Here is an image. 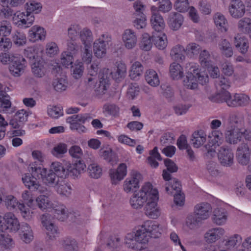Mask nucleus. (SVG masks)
<instances>
[{"instance_id": "f257e3e1", "label": "nucleus", "mask_w": 251, "mask_h": 251, "mask_svg": "<svg viewBox=\"0 0 251 251\" xmlns=\"http://www.w3.org/2000/svg\"><path fill=\"white\" fill-rule=\"evenodd\" d=\"M20 227L18 219L11 212L0 216V245L3 249H9L13 246L12 238L4 232V230L17 231Z\"/></svg>"}, {"instance_id": "f03ea898", "label": "nucleus", "mask_w": 251, "mask_h": 251, "mask_svg": "<svg viewBox=\"0 0 251 251\" xmlns=\"http://www.w3.org/2000/svg\"><path fill=\"white\" fill-rule=\"evenodd\" d=\"M189 68L186 72V77L183 80V84L187 88L195 89L198 87V83L204 85L208 80V77L202 73L194 65L189 64Z\"/></svg>"}, {"instance_id": "7ed1b4c3", "label": "nucleus", "mask_w": 251, "mask_h": 251, "mask_svg": "<svg viewBox=\"0 0 251 251\" xmlns=\"http://www.w3.org/2000/svg\"><path fill=\"white\" fill-rule=\"evenodd\" d=\"M153 189L152 185L148 182L138 192H135L129 201L131 207L136 209L141 208L148 201Z\"/></svg>"}, {"instance_id": "20e7f679", "label": "nucleus", "mask_w": 251, "mask_h": 251, "mask_svg": "<svg viewBox=\"0 0 251 251\" xmlns=\"http://www.w3.org/2000/svg\"><path fill=\"white\" fill-rule=\"evenodd\" d=\"M126 74V67L125 64L120 62L117 65L116 69L114 72H111L108 69H104L100 74V83L103 86V89H106V84H108L110 76L117 81L124 79Z\"/></svg>"}, {"instance_id": "39448f33", "label": "nucleus", "mask_w": 251, "mask_h": 251, "mask_svg": "<svg viewBox=\"0 0 251 251\" xmlns=\"http://www.w3.org/2000/svg\"><path fill=\"white\" fill-rule=\"evenodd\" d=\"M91 119V117L88 114H79L68 117L66 121L70 124V128L72 130H76L79 133H83L86 131V128L82 124Z\"/></svg>"}, {"instance_id": "423d86ee", "label": "nucleus", "mask_w": 251, "mask_h": 251, "mask_svg": "<svg viewBox=\"0 0 251 251\" xmlns=\"http://www.w3.org/2000/svg\"><path fill=\"white\" fill-rule=\"evenodd\" d=\"M158 199V191L153 189L150 194L147 205L145 207L146 215L152 219H156L159 215V211L156 207V201Z\"/></svg>"}, {"instance_id": "0eeeda50", "label": "nucleus", "mask_w": 251, "mask_h": 251, "mask_svg": "<svg viewBox=\"0 0 251 251\" xmlns=\"http://www.w3.org/2000/svg\"><path fill=\"white\" fill-rule=\"evenodd\" d=\"M162 176L166 183L165 191L168 194H173L181 191V185L177 178L172 177L171 174L166 170H163Z\"/></svg>"}, {"instance_id": "6e6552de", "label": "nucleus", "mask_w": 251, "mask_h": 251, "mask_svg": "<svg viewBox=\"0 0 251 251\" xmlns=\"http://www.w3.org/2000/svg\"><path fill=\"white\" fill-rule=\"evenodd\" d=\"M142 180L141 174L136 171H132L130 176L124 182L123 188L126 193L137 192L136 189L139 188V182Z\"/></svg>"}, {"instance_id": "1a4fd4ad", "label": "nucleus", "mask_w": 251, "mask_h": 251, "mask_svg": "<svg viewBox=\"0 0 251 251\" xmlns=\"http://www.w3.org/2000/svg\"><path fill=\"white\" fill-rule=\"evenodd\" d=\"M22 181L25 185L31 191H38L41 193L49 195L50 193L47 188L42 187L38 179L29 174H25L22 177Z\"/></svg>"}, {"instance_id": "9d476101", "label": "nucleus", "mask_w": 251, "mask_h": 251, "mask_svg": "<svg viewBox=\"0 0 251 251\" xmlns=\"http://www.w3.org/2000/svg\"><path fill=\"white\" fill-rule=\"evenodd\" d=\"M25 62L22 56L13 57L9 66L11 74L15 77L20 76L24 73Z\"/></svg>"}, {"instance_id": "9b49d317", "label": "nucleus", "mask_w": 251, "mask_h": 251, "mask_svg": "<svg viewBox=\"0 0 251 251\" xmlns=\"http://www.w3.org/2000/svg\"><path fill=\"white\" fill-rule=\"evenodd\" d=\"M236 157L238 162L241 165L245 166L249 163L251 158V151L247 144L243 143L238 147Z\"/></svg>"}, {"instance_id": "f8f14e48", "label": "nucleus", "mask_w": 251, "mask_h": 251, "mask_svg": "<svg viewBox=\"0 0 251 251\" xmlns=\"http://www.w3.org/2000/svg\"><path fill=\"white\" fill-rule=\"evenodd\" d=\"M218 155L219 160L223 166L230 167L233 164V153L227 147H221L219 150Z\"/></svg>"}, {"instance_id": "ddd939ff", "label": "nucleus", "mask_w": 251, "mask_h": 251, "mask_svg": "<svg viewBox=\"0 0 251 251\" xmlns=\"http://www.w3.org/2000/svg\"><path fill=\"white\" fill-rule=\"evenodd\" d=\"M126 173V165L125 163L120 164L116 170L110 169L109 174L112 183L116 184L124 178Z\"/></svg>"}, {"instance_id": "4468645a", "label": "nucleus", "mask_w": 251, "mask_h": 251, "mask_svg": "<svg viewBox=\"0 0 251 251\" xmlns=\"http://www.w3.org/2000/svg\"><path fill=\"white\" fill-rule=\"evenodd\" d=\"M244 125V117L242 114H232L229 117L226 129L241 130Z\"/></svg>"}, {"instance_id": "2eb2a0df", "label": "nucleus", "mask_w": 251, "mask_h": 251, "mask_svg": "<svg viewBox=\"0 0 251 251\" xmlns=\"http://www.w3.org/2000/svg\"><path fill=\"white\" fill-rule=\"evenodd\" d=\"M122 39L126 48L132 49L136 45L137 38L135 32L130 29H126L122 35Z\"/></svg>"}, {"instance_id": "dca6fc26", "label": "nucleus", "mask_w": 251, "mask_h": 251, "mask_svg": "<svg viewBox=\"0 0 251 251\" xmlns=\"http://www.w3.org/2000/svg\"><path fill=\"white\" fill-rule=\"evenodd\" d=\"M251 100L249 96L244 94H235L229 101L228 106L231 107L245 106L249 105Z\"/></svg>"}, {"instance_id": "f3484780", "label": "nucleus", "mask_w": 251, "mask_h": 251, "mask_svg": "<svg viewBox=\"0 0 251 251\" xmlns=\"http://www.w3.org/2000/svg\"><path fill=\"white\" fill-rule=\"evenodd\" d=\"M194 214L202 221L207 219L212 211L210 204L207 202L197 204L194 208Z\"/></svg>"}, {"instance_id": "a211bd4d", "label": "nucleus", "mask_w": 251, "mask_h": 251, "mask_svg": "<svg viewBox=\"0 0 251 251\" xmlns=\"http://www.w3.org/2000/svg\"><path fill=\"white\" fill-rule=\"evenodd\" d=\"M229 12L234 18H239L244 16L245 13V6L241 0H236L229 6Z\"/></svg>"}, {"instance_id": "6ab92c4d", "label": "nucleus", "mask_w": 251, "mask_h": 251, "mask_svg": "<svg viewBox=\"0 0 251 251\" xmlns=\"http://www.w3.org/2000/svg\"><path fill=\"white\" fill-rule=\"evenodd\" d=\"M183 22V17L179 13L171 12L169 16L168 25L173 30H178Z\"/></svg>"}, {"instance_id": "aec40b11", "label": "nucleus", "mask_w": 251, "mask_h": 251, "mask_svg": "<svg viewBox=\"0 0 251 251\" xmlns=\"http://www.w3.org/2000/svg\"><path fill=\"white\" fill-rule=\"evenodd\" d=\"M218 47L222 55L226 57H231L233 54L231 44L226 39H222L218 44Z\"/></svg>"}, {"instance_id": "412c9836", "label": "nucleus", "mask_w": 251, "mask_h": 251, "mask_svg": "<svg viewBox=\"0 0 251 251\" xmlns=\"http://www.w3.org/2000/svg\"><path fill=\"white\" fill-rule=\"evenodd\" d=\"M108 42V40L104 41L102 39H99L94 43V52L98 58H102L105 55Z\"/></svg>"}, {"instance_id": "4be33fe9", "label": "nucleus", "mask_w": 251, "mask_h": 251, "mask_svg": "<svg viewBox=\"0 0 251 251\" xmlns=\"http://www.w3.org/2000/svg\"><path fill=\"white\" fill-rule=\"evenodd\" d=\"M246 131V130L244 131L245 134ZM243 134V132L241 130L226 129L225 132L226 139L230 144H236L241 141Z\"/></svg>"}, {"instance_id": "5701e85b", "label": "nucleus", "mask_w": 251, "mask_h": 251, "mask_svg": "<svg viewBox=\"0 0 251 251\" xmlns=\"http://www.w3.org/2000/svg\"><path fill=\"white\" fill-rule=\"evenodd\" d=\"M67 166L68 164H63L59 162H54L51 164L50 170L52 171L58 177L64 178L68 176Z\"/></svg>"}, {"instance_id": "b1692460", "label": "nucleus", "mask_w": 251, "mask_h": 251, "mask_svg": "<svg viewBox=\"0 0 251 251\" xmlns=\"http://www.w3.org/2000/svg\"><path fill=\"white\" fill-rule=\"evenodd\" d=\"M152 28L155 33L161 32L164 29L165 23L162 16L158 13H153L150 19Z\"/></svg>"}, {"instance_id": "393cba45", "label": "nucleus", "mask_w": 251, "mask_h": 251, "mask_svg": "<svg viewBox=\"0 0 251 251\" xmlns=\"http://www.w3.org/2000/svg\"><path fill=\"white\" fill-rule=\"evenodd\" d=\"M29 36L31 42L44 40L46 36V31L43 27L37 25L33 26L29 31Z\"/></svg>"}, {"instance_id": "a878e982", "label": "nucleus", "mask_w": 251, "mask_h": 251, "mask_svg": "<svg viewBox=\"0 0 251 251\" xmlns=\"http://www.w3.org/2000/svg\"><path fill=\"white\" fill-rule=\"evenodd\" d=\"M225 230L221 227L214 228L209 230L205 234L207 243H213L224 235Z\"/></svg>"}, {"instance_id": "bb28decb", "label": "nucleus", "mask_w": 251, "mask_h": 251, "mask_svg": "<svg viewBox=\"0 0 251 251\" xmlns=\"http://www.w3.org/2000/svg\"><path fill=\"white\" fill-rule=\"evenodd\" d=\"M151 39L154 45L159 50H163L167 44V37L166 35L161 32H153Z\"/></svg>"}, {"instance_id": "cd10ccee", "label": "nucleus", "mask_w": 251, "mask_h": 251, "mask_svg": "<svg viewBox=\"0 0 251 251\" xmlns=\"http://www.w3.org/2000/svg\"><path fill=\"white\" fill-rule=\"evenodd\" d=\"M232 96L230 93L226 90H220L215 95L209 98V100L214 102L220 103L225 102L228 105V101H231Z\"/></svg>"}, {"instance_id": "c85d7f7f", "label": "nucleus", "mask_w": 251, "mask_h": 251, "mask_svg": "<svg viewBox=\"0 0 251 251\" xmlns=\"http://www.w3.org/2000/svg\"><path fill=\"white\" fill-rule=\"evenodd\" d=\"M31 64L32 72L36 77L40 78L45 75L46 69L43 60L40 59Z\"/></svg>"}, {"instance_id": "c756f323", "label": "nucleus", "mask_w": 251, "mask_h": 251, "mask_svg": "<svg viewBox=\"0 0 251 251\" xmlns=\"http://www.w3.org/2000/svg\"><path fill=\"white\" fill-rule=\"evenodd\" d=\"M206 135L202 130L195 131L192 136V144L195 148H199L202 146L206 141Z\"/></svg>"}, {"instance_id": "7c9ffc66", "label": "nucleus", "mask_w": 251, "mask_h": 251, "mask_svg": "<svg viewBox=\"0 0 251 251\" xmlns=\"http://www.w3.org/2000/svg\"><path fill=\"white\" fill-rule=\"evenodd\" d=\"M143 228H142V226L138 227L134 234V240L141 244H147L151 235H150Z\"/></svg>"}, {"instance_id": "2f4dec72", "label": "nucleus", "mask_w": 251, "mask_h": 251, "mask_svg": "<svg viewBox=\"0 0 251 251\" xmlns=\"http://www.w3.org/2000/svg\"><path fill=\"white\" fill-rule=\"evenodd\" d=\"M213 222L217 225H221L226 222L227 215L226 210L222 208H216L213 212Z\"/></svg>"}, {"instance_id": "473e14b6", "label": "nucleus", "mask_w": 251, "mask_h": 251, "mask_svg": "<svg viewBox=\"0 0 251 251\" xmlns=\"http://www.w3.org/2000/svg\"><path fill=\"white\" fill-rule=\"evenodd\" d=\"M234 45L242 54H245L249 48L248 40L245 37L237 35L234 37Z\"/></svg>"}, {"instance_id": "72a5a7b5", "label": "nucleus", "mask_w": 251, "mask_h": 251, "mask_svg": "<svg viewBox=\"0 0 251 251\" xmlns=\"http://www.w3.org/2000/svg\"><path fill=\"white\" fill-rule=\"evenodd\" d=\"M145 79L147 82L152 87H156L160 83L159 79L157 73L153 70L150 69L146 71Z\"/></svg>"}, {"instance_id": "f704fd0d", "label": "nucleus", "mask_w": 251, "mask_h": 251, "mask_svg": "<svg viewBox=\"0 0 251 251\" xmlns=\"http://www.w3.org/2000/svg\"><path fill=\"white\" fill-rule=\"evenodd\" d=\"M79 37L84 47H91L93 35L90 29L87 28H83L79 32Z\"/></svg>"}, {"instance_id": "c9c22d12", "label": "nucleus", "mask_w": 251, "mask_h": 251, "mask_svg": "<svg viewBox=\"0 0 251 251\" xmlns=\"http://www.w3.org/2000/svg\"><path fill=\"white\" fill-rule=\"evenodd\" d=\"M170 73L173 79H179L183 76V68L179 64L173 62L170 66Z\"/></svg>"}, {"instance_id": "e433bc0d", "label": "nucleus", "mask_w": 251, "mask_h": 251, "mask_svg": "<svg viewBox=\"0 0 251 251\" xmlns=\"http://www.w3.org/2000/svg\"><path fill=\"white\" fill-rule=\"evenodd\" d=\"M68 81L66 76L57 77L53 79L52 85L54 89L57 92L66 90L67 87Z\"/></svg>"}, {"instance_id": "4c0bfd02", "label": "nucleus", "mask_w": 251, "mask_h": 251, "mask_svg": "<svg viewBox=\"0 0 251 251\" xmlns=\"http://www.w3.org/2000/svg\"><path fill=\"white\" fill-rule=\"evenodd\" d=\"M214 22L216 26L222 32H226L227 30L228 23L225 16L220 13H217L214 17Z\"/></svg>"}, {"instance_id": "58836bf2", "label": "nucleus", "mask_w": 251, "mask_h": 251, "mask_svg": "<svg viewBox=\"0 0 251 251\" xmlns=\"http://www.w3.org/2000/svg\"><path fill=\"white\" fill-rule=\"evenodd\" d=\"M39 50L33 47H27L24 50V55L29 59L31 63L40 59V56L38 54Z\"/></svg>"}, {"instance_id": "ea45409f", "label": "nucleus", "mask_w": 251, "mask_h": 251, "mask_svg": "<svg viewBox=\"0 0 251 251\" xmlns=\"http://www.w3.org/2000/svg\"><path fill=\"white\" fill-rule=\"evenodd\" d=\"M202 220L196 214H191L186 218V225L191 229L197 228L202 223Z\"/></svg>"}, {"instance_id": "a19ab883", "label": "nucleus", "mask_w": 251, "mask_h": 251, "mask_svg": "<svg viewBox=\"0 0 251 251\" xmlns=\"http://www.w3.org/2000/svg\"><path fill=\"white\" fill-rule=\"evenodd\" d=\"M143 71V66L138 61L134 62L131 67L129 76L132 79L137 80L141 75Z\"/></svg>"}, {"instance_id": "79ce46f5", "label": "nucleus", "mask_w": 251, "mask_h": 251, "mask_svg": "<svg viewBox=\"0 0 251 251\" xmlns=\"http://www.w3.org/2000/svg\"><path fill=\"white\" fill-rule=\"evenodd\" d=\"M184 52H185L184 47L180 45H177L172 48L170 55L176 61L182 60L185 58L183 55Z\"/></svg>"}, {"instance_id": "37998d69", "label": "nucleus", "mask_w": 251, "mask_h": 251, "mask_svg": "<svg viewBox=\"0 0 251 251\" xmlns=\"http://www.w3.org/2000/svg\"><path fill=\"white\" fill-rule=\"evenodd\" d=\"M239 30L244 33H249L251 31V19L244 18L240 20L238 23Z\"/></svg>"}, {"instance_id": "c03bdc74", "label": "nucleus", "mask_w": 251, "mask_h": 251, "mask_svg": "<svg viewBox=\"0 0 251 251\" xmlns=\"http://www.w3.org/2000/svg\"><path fill=\"white\" fill-rule=\"evenodd\" d=\"M201 50V46L195 43H189L185 49L186 54L191 58L198 55Z\"/></svg>"}, {"instance_id": "a18cd8bd", "label": "nucleus", "mask_w": 251, "mask_h": 251, "mask_svg": "<svg viewBox=\"0 0 251 251\" xmlns=\"http://www.w3.org/2000/svg\"><path fill=\"white\" fill-rule=\"evenodd\" d=\"M55 187L57 193L60 195L69 196L71 193V187L64 181H59Z\"/></svg>"}, {"instance_id": "49530a36", "label": "nucleus", "mask_w": 251, "mask_h": 251, "mask_svg": "<svg viewBox=\"0 0 251 251\" xmlns=\"http://www.w3.org/2000/svg\"><path fill=\"white\" fill-rule=\"evenodd\" d=\"M55 215H54L58 220L64 221L68 218V214L66 207L63 205L53 206Z\"/></svg>"}, {"instance_id": "de8ad7c7", "label": "nucleus", "mask_w": 251, "mask_h": 251, "mask_svg": "<svg viewBox=\"0 0 251 251\" xmlns=\"http://www.w3.org/2000/svg\"><path fill=\"white\" fill-rule=\"evenodd\" d=\"M64 251H77V245L76 241L71 238H66L62 242Z\"/></svg>"}, {"instance_id": "09e8293b", "label": "nucleus", "mask_w": 251, "mask_h": 251, "mask_svg": "<svg viewBox=\"0 0 251 251\" xmlns=\"http://www.w3.org/2000/svg\"><path fill=\"white\" fill-rule=\"evenodd\" d=\"M42 180L45 183L50 185H56L59 181L58 177L50 169L44 176Z\"/></svg>"}, {"instance_id": "8fccbe9b", "label": "nucleus", "mask_w": 251, "mask_h": 251, "mask_svg": "<svg viewBox=\"0 0 251 251\" xmlns=\"http://www.w3.org/2000/svg\"><path fill=\"white\" fill-rule=\"evenodd\" d=\"M221 141L218 140L216 138H210L209 144L205 146V149L207 150L206 155L209 157H212L215 154L214 148L219 146Z\"/></svg>"}, {"instance_id": "3c124183", "label": "nucleus", "mask_w": 251, "mask_h": 251, "mask_svg": "<svg viewBox=\"0 0 251 251\" xmlns=\"http://www.w3.org/2000/svg\"><path fill=\"white\" fill-rule=\"evenodd\" d=\"M26 13H31L37 14L39 13L42 9V6L41 3L35 0H30L26 3Z\"/></svg>"}, {"instance_id": "603ef678", "label": "nucleus", "mask_w": 251, "mask_h": 251, "mask_svg": "<svg viewBox=\"0 0 251 251\" xmlns=\"http://www.w3.org/2000/svg\"><path fill=\"white\" fill-rule=\"evenodd\" d=\"M151 36H150L148 33H144L142 35V39L140 43V48L145 51L150 50L152 45L151 42Z\"/></svg>"}, {"instance_id": "864d4df0", "label": "nucleus", "mask_w": 251, "mask_h": 251, "mask_svg": "<svg viewBox=\"0 0 251 251\" xmlns=\"http://www.w3.org/2000/svg\"><path fill=\"white\" fill-rule=\"evenodd\" d=\"M36 202L39 208L44 210L52 207V204L49 198L45 195H41L36 199Z\"/></svg>"}, {"instance_id": "5fc2aeb1", "label": "nucleus", "mask_w": 251, "mask_h": 251, "mask_svg": "<svg viewBox=\"0 0 251 251\" xmlns=\"http://www.w3.org/2000/svg\"><path fill=\"white\" fill-rule=\"evenodd\" d=\"M88 170L89 176L94 178H98L102 175L101 168L96 163H92L89 165Z\"/></svg>"}, {"instance_id": "6e6d98bb", "label": "nucleus", "mask_w": 251, "mask_h": 251, "mask_svg": "<svg viewBox=\"0 0 251 251\" xmlns=\"http://www.w3.org/2000/svg\"><path fill=\"white\" fill-rule=\"evenodd\" d=\"M67 146L64 143H59L55 146L51 150V153L57 157H62L67 151Z\"/></svg>"}, {"instance_id": "4d7b16f0", "label": "nucleus", "mask_w": 251, "mask_h": 251, "mask_svg": "<svg viewBox=\"0 0 251 251\" xmlns=\"http://www.w3.org/2000/svg\"><path fill=\"white\" fill-rule=\"evenodd\" d=\"M3 202L5 205L9 210L14 209L19 203L17 199L11 195L4 197Z\"/></svg>"}, {"instance_id": "13d9d810", "label": "nucleus", "mask_w": 251, "mask_h": 251, "mask_svg": "<svg viewBox=\"0 0 251 251\" xmlns=\"http://www.w3.org/2000/svg\"><path fill=\"white\" fill-rule=\"evenodd\" d=\"M30 170L31 173L30 175L37 179H42L44 176L47 174V169L40 167L32 165L30 167Z\"/></svg>"}, {"instance_id": "bf43d9fd", "label": "nucleus", "mask_w": 251, "mask_h": 251, "mask_svg": "<svg viewBox=\"0 0 251 251\" xmlns=\"http://www.w3.org/2000/svg\"><path fill=\"white\" fill-rule=\"evenodd\" d=\"M200 61L203 67L209 68L211 66L210 55L209 52L204 50L200 54Z\"/></svg>"}, {"instance_id": "052dcab7", "label": "nucleus", "mask_w": 251, "mask_h": 251, "mask_svg": "<svg viewBox=\"0 0 251 251\" xmlns=\"http://www.w3.org/2000/svg\"><path fill=\"white\" fill-rule=\"evenodd\" d=\"M139 91L140 88L136 83H131L129 85L127 89V96L129 99L133 100L138 95Z\"/></svg>"}, {"instance_id": "680f3d73", "label": "nucleus", "mask_w": 251, "mask_h": 251, "mask_svg": "<svg viewBox=\"0 0 251 251\" xmlns=\"http://www.w3.org/2000/svg\"><path fill=\"white\" fill-rule=\"evenodd\" d=\"M104 113L113 116H117L119 112V108L114 104H105L103 107Z\"/></svg>"}, {"instance_id": "e2e57ef3", "label": "nucleus", "mask_w": 251, "mask_h": 251, "mask_svg": "<svg viewBox=\"0 0 251 251\" xmlns=\"http://www.w3.org/2000/svg\"><path fill=\"white\" fill-rule=\"evenodd\" d=\"M73 62V54L64 51L61 54V63L66 67L72 65Z\"/></svg>"}, {"instance_id": "0e129e2a", "label": "nucleus", "mask_w": 251, "mask_h": 251, "mask_svg": "<svg viewBox=\"0 0 251 251\" xmlns=\"http://www.w3.org/2000/svg\"><path fill=\"white\" fill-rule=\"evenodd\" d=\"M48 113L52 118H57L63 115L62 108L57 106H50L48 109Z\"/></svg>"}, {"instance_id": "69168bd1", "label": "nucleus", "mask_w": 251, "mask_h": 251, "mask_svg": "<svg viewBox=\"0 0 251 251\" xmlns=\"http://www.w3.org/2000/svg\"><path fill=\"white\" fill-rule=\"evenodd\" d=\"M175 7L176 9L180 12L187 11L189 7V4L188 0H176Z\"/></svg>"}, {"instance_id": "338daca9", "label": "nucleus", "mask_w": 251, "mask_h": 251, "mask_svg": "<svg viewBox=\"0 0 251 251\" xmlns=\"http://www.w3.org/2000/svg\"><path fill=\"white\" fill-rule=\"evenodd\" d=\"M12 40L14 43L18 46H22L26 42V38L25 35L18 31H16L12 37Z\"/></svg>"}, {"instance_id": "774afa93", "label": "nucleus", "mask_w": 251, "mask_h": 251, "mask_svg": "<svg viewBox=\"0 0 251 251\" xmlns=\"http://www.w3.org/2000/svg\"><path fill=\"white\" fill-rule=\"evenodd\" d=\"M11 31V27L6 21H3L0 23V36H7L10 35Z\"/></svg>"}]
</instances>
